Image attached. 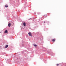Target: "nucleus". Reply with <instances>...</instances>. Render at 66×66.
Here are the masks:
<instances>
[{
    "label": "nucleus",
    "instance_id": "7",
    "mask_svg": "<svg viewBox=\"0 0 66 66\" xmlns=\"http://www.w3.org/2000/svg\"><path fill=\"white\" fill-rule=\"evenodd\" d=\"M5 6L6 7H8V5H5Z\"/></svg>",
    "mask_w": 66,
    "mask_h": 66
},
{
    "label": "nucleus",
    "instance_id": "6",
    "mask_svg": "<svg viewBox=\"0 0 66 66\" xmlns=\"http://www.w3.org/2000/svg\"><path fill=\"white\" fill-rule=\"evenodd\" d=\"M7 30H6L5 32V33H7Z\"/></svg>",
    "mask_w": 66,
    "mask_h": 66
},
{
    "label": "nucleus",
    "instance_id": "10",
    "mask_svg": "<svg viewBox=\"0 0 66 66\" xmlns=\"http://www.w3.org/2000/svg\"><path fill=\"white\" fill-rule=\"evenodd\" d=\"M45 22H44V23H45Z\"/></svg>",
    "mask_w": 66,
    "mask_h": 66
},
{
    "label": "nucleus",
    "instance_id": "9",
    "mask_svg": "<svg viewBox=\"0 0 66 66\" xmlns=\"http://www.w3.org/2000/svg\"><path fill=\"white\" fill-rule=\"evenodd\" d=\"M57 66H59V64H56Z\"/></svg>",
    "mask_w": 66,
    "mask_h": 66
},
{
    "label": "nucleus",
    "instance_id": "4",
    "mask_svg": "<svg viewBox=\"0 0 66 66\" xmlns=\"http://www.w3.org/2000/svg\"><path fill=\"white\" fill-rule=\"evenodd\" d=\"M9 46V45H6V46H5V48H7V47H8Z\"/></svg>",
    "mask_w": 66,
    "mask_h": 66
},
{
    "label": "nucleus",
    "instance_id": "2",
    "mask_svg": "<svg viewBox=\"0 0 66 66\" xmlns=\"http://www.w3.org/2000/svg\"><path fill=\"white\" fill-rule=\"evenodd\" d=\"M11 24V23H9L8 24V27H10Z\"/></svg>",
    "mask_w": 66,
    "mask_h": 66
},
{
    "label": "nucleus",
    "instance_id": "3",
    "mask_svg": "<svg viewBox=\"0 0 66 66\" xmlns=\"http://www.w3.org/2000/svg\"><path fill=\"white\" fill-rule=\"evenodd\" d=\"M23 25L24 26L26 27V23H25V22H24L23 23Z\"/></svg>",
    "mask_w": 66,
    "mask_h": 66
},
{
    "label": "nucleus",
    "instance_id": "8",
    "mask_svg": "<svg viewBox=\"0 0 66 66\" xmlns=\"http://www.w3.org/2000/svg\"><path fill=\"white\" fill-rule=\"evenodd\" d=\"M33 45L34 46H35V47H37V45L36 44H34Z\"/></svg>",
    "mask_w": 66,
    "mask_h": 66
},
{
    "label": "nucleus",
    "instance_id": "1",
    "mask_svg": "<svg viewBox=\"0 0 66 66\" xmlns=\"http://www.w3.org/2000/svg\"><path fill=\"white\" fill-rule=\"evenodd\" d=\"M28 34L30 36H31V37L32 36V33L31 32H29L28 33Z\"/></svg>",
    "mask_w": 66,
    "mask_h": 66
},
{
    "label": "nucleus",
    "instance_id": "5",
    "mask_svg": "<svg viewBox=\"0 0 66 66\" xmlns=\"http://www.w3.org/2000/svg\"><path fill=\"white\" fill-rule=\"evenodd\" d=\"M55 39H53L52 40V41L53 42H55Z\"/></svg>",
    "mask_w": 66,
    "mask_h": 66
}]
</instances>
